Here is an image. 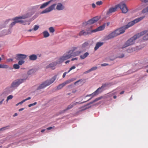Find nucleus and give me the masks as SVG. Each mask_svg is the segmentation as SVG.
<instances>
[{
    "label": "nucleus",
    "mask_w": 148,
    "mask_h": 148,
    "mask_svg": "<svg viewBox=\"0 0 148 148\" xmlns=\"http://www.w3.org/2000/svg\"><path fill=\"white\" fill-rule=\"evenodd\" d=\"M145 17V16L137 18L134 20L129 22L127 25L124 26L116 30L118 35L123 33L125 30L129 27L132 26L135 24L139 22L143 19Z\"/></svg>",
    "instance_id": "1"
},
{
    "label": "nucleus",
    "mask_w": 148,
    "mask_h": 148,
    "mask_svg": "<svg viewBox=\"0 0 148 148\" xmlns=\"http://www.w3.org/2000/svg\"><path fill=\"white\" fill-rule=\"evenodd\" d=\"M147 31L145 30L135 35L133 37H131L127 41L125 42V43L123 45H122L120 48L123 49L130 45L134 44V43L135 40L138 38H139L140 36L147 33Z\"/></svg>",
    "instance_id": "2"
},
{
    "label": "nucleus",
    "mask_w": 148,
    "mask_h": 148,
    "mask_svg": "<svg viewBox=\"0 0 148 148\" xmlns=\"http://www.w3.org/2000/svg\"><path fill=\"white\" fill-rule=\"evenodd\" d=\"M56 79V76H54L50 79L47 80L43 82L37 88V90H40L49 86L53 83Z\"/></svg>",
    "instance_id": "3"
},
{
    "label": "nucleus",
    "mask_w": 148,
    "mask_h": 148,
    "mask_svg": "<svg viewBox=\"0 0 148 148\" xmlns=\"http://www.w3.org/2000/svg\"><path fill=\"white\" fill-rule=\"evenodd\" d=\"M72 56L70 51L66 54H64L56 62V64H60L62 63L64 60L70 58Z\"/></svg>",
    "instance_id": "4"
},
{
    "label": "nucleus",
    "mask_w": 148,
    "mask_h": 148,
    "mask_svg": "<svg viewBox=\"0 0 148 148\" xmlns=\"http://www.w3.org/2000/svg\"><path fill=\"white\" fill-rule=\"evenodd\" d=\"M109 84L108 83H106L103 84L101 87L98 88L97 90L93 93L91 94L87 95L86 96V97L88 96H90L91 95H92V97H93L95 95H98L99 92H101L103 90V88L108 86L109 85Z\"/></svg>",
    "instance_id": "5"
},
{
    "label": "nucleus",
    "mask_w": 148,
    "mask_h": 148,
    "mask_svg": "<svg viewBox=\"0 0 148 148\" xmlns=\"http://www.w3.org/2000/svg\"><path fill=\"white\" fill-rule=\"evenodd\" d=\"M117 8H119L123 13H127L128 11V9L126 4L124 2H122L117 5Z\"/></svg>",
    "instance_id": "6"
},
{
    "label": "nucleus",
    "mask_w": 148,
    "mask_h": 148,
    "mask_svg": "<svg viewBox=\"0 0 148 148\" xmlns=\"http://www.w3.org/2000/svg\"><path fill=\"white\" fill-rule=\"evenodd\" d=\"M27 77L26 78L21 79H17L14 81L11 84V87L12 88H16L17 87L18 85L21 84L24 81L27 79Z\"/></svg>",
    "instance_id": "7"
},
{
    "label": "nucleus",
    "mask_w": 148,
    "mask_h": 148,
    "mask_svg": "<svg viewBox=\"0 0 148 148\" xmlns=\"http://www.w3.org/2000/svg\"><path fill=\"white\" fill-rule=\"evenodd\" d=\"M100 18L99 16H96L89 20L87 22H85L83 23V26H86L88 25L92 24L97 21Z\"/></svg>",
    "instance_id": "8"
},
{
    "label": "nucleus",
    "mask_w": 148,
    "mask_h": 148,
    "mask_svg": "<svg viewBox=\"0 0 148 148\" xmlns=\"http://www.w3.org/2000/svg\"><path fill=\"white\" fill-rule=\"evenodd\" d=\"M92 30H90V29H85V30L82 29L80 31L79 34V35L80 36H85L91 34L92 32Z\"/></svg>",
    "instance_id": "9"
},
{
    "label": "nucleus",
    "mask_w": 148,
    "mask_h": 148,
    "mask_svg": "<svg viewBox=\"0 0 148 148\" xmlns=\"http://www.w3.org/2000/svg\"><path fill=\"white\" fill-rule=\"evenodd\" d=\"M117 36L118 35L115 30L108 34V35L106 36L105 37V39L106 40H109V39L113 38Z\"/></svg>",
    "instance_id": "10"
},
{
    "label": "nucleus",
    "mask_w": 148,
    "mask_h": 148,
    "mask_svg": "<svg viewBox=\"0 0 148 148\" xmlns=\"http://www.w3.org/2000/svg\"><path fill=\"white\" fill-rule=\"evenodd\" d=\"M55 5L56 4H53L52 5L49 6V8H47L45 10L42 11L41 13L43 14L50 12L53 9H54Z\"/></svg>",
    "instance_id": "11"
},
{
    "label": "nucleus",
    "mask_w": 148,
    "mask_h": 148,
    "mask_svg": "<svg viewBox=\"0 0 148 148\" xmlns=\"http://www.w3.org/2000/svg\"><path fill=\"white\" fill-rule=\"evenodd\" d=\"M91 98H90L87 101L83 102H81V103H80L79 102H73L72 103H71V104H70V105H69L68 106V107H67L66 110H69V109H71L72 107H73L74 106L77 104L82 103H85V102L88 101L90 100V99H91Z\"/></svg>",
    "instance_id": "12"
},
{
    "label": "nucleus",
    "mask_w": 148,
    "mask_h": 148,
    "mask_svg": "<svg viewBox=\"0 0 148 148\" xmlns=\"http://www.w3.org/2000/svg\"><path fill=\"white\" fill-rule=\"evenodd\" d=\"M77 48L74 47L73 49L71 50L70 51V52L71 53L72 56H78L82 52L80 51H77L75 52H74V50L76 49Z\"/></svg>",
    "instance_id": "13"
},
{
    "label": "nucleus",
    "mask_w": 148,
    "mask_h": 148,
    "mask_svg": "<svg viewBox=\"0 0 148 148\" xmlns=\"http://www.w3.org/2000/svg\"><path fill=\"white\" fill-rule=\"evenodd\" d=\"M27 17L25 16H21L18 17H16L15 18L13 19L14 21H15L16 23H23L24 21L21 20H20V19H25Z\"/></svg>",
    "instance_id": "14"
},
{
    "label": "nucleus",
    "mask_w": 148,
    "mask_h": 148,
    "mask_svg": "<svg viewBox=\"0 0 148 148\" xmlns=\"http://www.w3.org/2000/svg\"><path fill=\"white\" fill-rule=\"evenodd\" d=\"M27 56L25 55L18 54H16L15 58L16 60H20L24 59L26 58Z\"/></svg>",
    "instance_id": "15"
},
{
    "label": "nucleus",
    "mask_w": 148,
    "mask_h": 148,
    "mask_svg": "<svg viewBox=\"0 0 148 148\" xmlns=\"http://www.w3.org/2000/svg\"><path fill=\"white\" fill-rule=\"evenodd\" d=\"M105 27V24H103L101 25L97 28L96 29L92 30V32L93 33L96 32H97L102 31L104 29Z\"/></svg>",
    "instance_id": "16"
},
{
    "label": "nucleus",
    "mask_w": 148,
    "mask_h": 148,
    "mask_svg": "<svg viewBox=\"0 0 148 148\" xmlns=\"http://www.w3.org/2000/svg\"><path fill=\"white\" fill-rule=\"evenodd\" d=\"M118 8L117 5H115L114 7H112L110 8L109 10L107 11V14H109L111 13L116 11Z\"/></svg>",
    "instance_id": "17"
},
{
    "label": "nucleus",
    "mask_w": 148,
    "mask_h": 148,
    "mask_svg": "<svg viewBox=\"0 0 148 148\" xmlns=\"http://www.w3.org/2000/svg\"><path fill=\"white\" fill-rule=\"evenodd\" d=\"M101 99V98L100 97L97 98L95 100H94V101H92V102H90L89 103L87 104V105H86L84 107H85V108L84 109H88V108L91 107V106H88L89 105H90V104H92L93 103H94L99 100Z\"/></svg>",
    "instance_id": "18"
},
{
    "label": "nucleus",
    "mask_w": 148,
    "mask_h": 148,
    "mask_svg": "<svg viewBox=\"0 0 148 148\" xmlns=\"http://www.w3.org/2000/svg\"><path fill=\"white\" fill-rule=\"evenodd\" d=\"M53 1H55V0H51L48 2H46V3L43 4L40 7V8H43L47 5H48L49 4L53 2Z\"/></svg>",
    "instance_id": "19"
},
{
    "label": "nucleus",
    "mask_w": 148,
    "mask_h": 148,
    "mask_svg": "<svg viewBox=\"0 0 148 148\" xmlns=\"http://www.w3.org/2000/svg\"><path fill=\"white\" fill-rule=\"evenodd\" d=\"M64 6L62 5V3H58L56 7V9L58 10H62L64 9Z\"/></svg>",
    "instance_id": "20"
},
{
    "label": "nucleus",
    "mask_w": 148,
    "mask_h": 148,
    "mask_svg": "<svg viewBox=\"0 0 148 148\" xmlns=\"http://www.w3.org/2000/svg\"><path fill=\"white\" fill-rule=\"evenodd\" d=\"M103 42H97L94 48L95 51H96L99 47L103 45Z\"/></svg>",
    "instance_id": "21"
},
{
    "label": "nucleus",
    "mask_w": 148,
    "mask_h": 148,
    "mask_svg": "<svg viewBox=\"0 0 148 148\" xmlns=\"http://www.w3.org/2000/svg\"><path fill=\"white\" fill-rule=\"evenodd\" d=\"M55 62H53L47 66L46 68L47 69L51 68L52 69H55L53 68L55 67Z\"/></svg>",
    "instance_id": "22"
},
{
    "label": "nucleus",
    "mask_w": 148,
    "mask_h": 148,
    "mask_svg": "<svg viewBox=\"0 0 148 148\" xmlns=\"http://www.w3.org/2000/svg\"><path fill=\"white\" fill-rule=\"evenodd\" d=\"M29 59L31 60H36L37 58V56L35 54H32L29 56Z\"/></svg>",
    "instance_id": "23"
},
{
    "label": "nucleus",
    "mask_w": 148,
    "mask_h": 148,
    "mask_svg": "<svg viewBox=\"0 0 148 148\" xmlns=\"http://www.w3.org/2000/svg\"><path fill=\"white\" fill-rule=\"evenodd\" d=\"M89 55V53L87 52H86L83 55L80 56V58L81 59H84L87 57Z\"/></svg>",
    "instance_id": "24"
},
{
    "label": "nucleus",
    "mask_w": 148,
    "mask_h": 148,
    "mask_svg": "<svg viewBox=\"0 0 148 148\" xmlns=\"http://www.w3.org/2000/svg\"><path fill=\"white\" fill-rule=\"evenodd\" d=\"M97 69V66H95L93 67H92L91 69L88 70L87 71L85 72V73H87L89 72H90L95 70Z\"/></svg>",
    "instance_id": "25"
},
{
    "label": "nucleus",
    "mask_w": 148,
    "mask_h": 148,
    "mask_svg": "<svg viewBox=\"0 0 148 148\" xmlns=\"http://www.w3.org/2000/svg\"><path fill=\"white\" fill-rule=\"evenodd\" d=\"M44 36L45 38H47L49 36V33L47 31H45L43 32Z\"/></svg>",
    "instance_id": "26"
},
{
    "label": "nucleus",
    "mask_w": 148,
    "mask_h": 148,
    "mask_svg": "<svg viewBox=\"0 0 148 148\" xmlns=\"http://www.w3.org/2000/svg\"><path fill=\"white\" fill-rule=\"evenodd\" d=\"M64 86V84L63 83L60 84L58 87L57 89H60L63 88Z\"/></svg>",
    "instance_id": "27"
},
{
    "label": "nucleus",
    "mask_w": 148,
    "mask_h": 148,
    "mask_svg": "<svg viewBox=\"0 0 148 148\" xmlns=\"http://www.w3.org/2000/svg\"><path fill=\"white\" fill-rule=\"evenodd\" d=\"M13 67L15 69H18L19 68L20 66L18 64H15L13 65Z\"/></svg>",
    "instance_id": "28"
},
{
    "label": "nucleus",
    "mask_w": 148,
    "mask_h": 148,
    "mask_svg": "<svg viewBox=\"0 0 148 148\" xmlns=\"http://www.w3.org/2000/svg\"><path fill=\"white\" fill-rule=\"evenodd\" d=\"M49 30L51 33H53L55 31V29L52 27H49Z\"/></svg>",
    "instance_id": "29"
},
{
    "label": "nucleus",
    "mask_w": 148,
    "mask_h": 148,
    "mask_svg": "<svg viewBox=\"0 0 148 148\" xmlns=\"http://www.w3.org/2000/svg\"><path fill=\"white\" fill-rule=\"evenodd\" d=\"M147 12H148V7L147 8L144 9L142 11V12L143 13H146Z\"/></svg>",
    "instance_id": "30"
},
{
    "label": "nucleus",
    "mask_w": 148,
    "mask_h": 148,
    "mask_svg": "<svg viewBox=\"0 0 148 148\" xmlns=\"http://www.w3.org/2000/svg\"><path fill=\"white\" fill-rule=\"evenodd\" d=\"M25 62V61L23 60H19L18 62V64L19 65H22Z\"/></svg>",
    "instance_id": "31"
},
{
    "label": "nucleus",
    "mask_w": 148,
    "mask_h": 148,
    "mask_svg": "<svg viewBox=\"0 0 148 148\" xmlns=\"http://www.w3.org/2000/svg\"><path fill=\"white\" fill-rule=\"evenodd\" d=\"M13 96H12V95H10L8 96V97H7V99H6L7 102H8L9 100L12 99L13 98Z\"/></svg>",
    "instance_id": "32"
},
{
    "label": "nucleus",
    "mask_w": 148,
    "mask_h": 148,
    "mask_svg": "<svg viewBox=\"0 0 148 148\" xmlns=\"http://www.w3.org/2000/svg\"><path fill=\"white\" fill-rule=\"evenodd\" d=\"M88 43L87 42H86L84 43L82 45V47H84L87 46L88 45Z\"/></svg>",
    "instance_id": "33"
},
{
    "label": "nucleus",
    "mask_w": 148,
    "mask_h": 148,
    "mask_svg": "<svg viewBox=\"0 0 148 148\" xmlns=\"http://www.w3.org/2000/svg\"><path fill=\"white\" fill-rule=\"evenodd\" d=\"M71 80H69L67 81H66V82L63 83L64 84V86H65L66 84H68L70 83L71 82Z\"/></svg>",
    "instance_id": "34"
},
{
    "label": "nucleus",
    "mask_w": 148,
    "mask_h": 148,
    "mask_svg": "<svg viewBox=\"0 0 148 148\" xmlns=\"http://www.w3.org/2000/svg\"><path fill=\"white\" fill-rule=\"evenodd\" d=\"M144 40H148V33L144 36L143 38Z\"/></svg>",
    "instance_id": "35"
},
{
    "label": "nucleus",
    "mask_w": 148,
    "mask_h": 148,
    "mask_svg": "<svg viewBox=\"0 0 148 148\" xmlns=\"http://www.w3.org/2000/svg\"><path fill=\"white\" fill-rule=\"evenodd\" d=\"M125 56L124 54L121 53L119 54L117 57V58H122L124 57Z\"/></svg>",
    "instance_id": "36"
},
{
    "label": "nucleus",
    "mask_w": 148,
    "mask_h": 148,
    "mask_svg": "<svg viewBox=\"0 0 148 148\" xmlns=\"http://www.w3.org/2000/svg\"><path fill=\"white\" fill-rule=\"evenodd\" d=\"M102 2L101 1H97L96 3V4L98 5H102Z\"/></svg>",
    "instance_id": "37"
},
{
    "label": "nucleus",
    "mask_w": 148,
    "mask_h": 148,
    "mask_svg": "<svg viewBox=\"0 0 148 148\" xmlns=\"http://www.w3.org/2000/svg\"><path fill=\"white\" fill-rule=\"evenodd\" d=\"M8 126H7L5 127H3L2 128H0V132L2 131L5 130L6 129V128H7V127H8Z\"/></svg>",
    "instance_id": "38"
},
{
    "label": "nucleus",
    "mask_w": 148,
    "mask_h": 148,
    "mask_svg": "<svg viewBox=\"0 0 148 148\" xmlns=\"http://www.w3.org/2000/svg\"><path fill=\"white\" fill-rule=\"evenodd\" d=\"M8 68V65L5 64H1V68L7 69Z\"/></svg>",
    "instance_id": "39"
},
{
    "label": "nucleus",
    "mask_w": 148,
    "mask_h": 148,
    "mask_svg": "<svg viewBox=\"0 0 148 148\" xmlns=\"http://www.w3.org/2000/svg\"><path fill=\"white\" fill-rule=\"evenodd\" d=\"M75 68V66H72L69 69V70L68 71L67 73H69L71 71V70L74 69Z\"/></svg>",
    "instance_id": "40"
},
{
    "label": "nucleus",
    "mask_w": 148,
    "mask_h": 148,
    "mask_svg": "<svg viewBox=\"0 0 148 148\" xmlns=\"http://www.w3.org/2000/svg\"><path fill=\"white\" fill-rule=\"evenodd\" d=\"M55 129V126H53V127H49L47 128L46 129V130H52L53 129Z\"/></svg>",
    "instance_id": "41"
},
{
    "label": "nucleus",
    "mask_w": 148,
    "mask_h": 148,
    "mask_svg": "<svg viewBox=\"0 0 148 148\" xmlns=\"http://www.w3.org/2000/svg\"><path fill=\"white\" fill-rule=\"evenodd\" d=\"M39 27V26L37 25H36L35 26L33 29L34 31H36L38 29Z\"/></svg>",
    "instance_id": "42"
},
{
    "label": "nucleus",
    "mask_w": 148,
    "mask_h": 148,
    "mask_svg": "<svg viewBox=\"0 0 148 148\" xmlns=\"http://www.w3.org/2000/svg\"><path fill=\"white\" fill-rule=\"evenodd\" d=\"M33 73V72L32 70H30L28 71L27 74L28 75H30L32 74Z\"/></svg>",
    "instance_id": "43"
},
{
    "label": "nucleus",
    "mask_w": 148,
    "mask_h": 148,
    "mask_svg": "<svg viewBox=\"0 0 148 148\" xmlns=\"http://www.w3.org/2000/svg\"><path fill=\"white\" fill-rule=\"evenodd\" d=\"M16 23V22H15V21L14 22L10 24L11 26V27H12V26L14 25Z\"/></svg>",
    "instance_id": "44"
},
{
    "label": "nucleus",
    "mask_w": 148,
    "mask_h": 148,
    "mask_svg": "<svg viewBox=\"0 0 148 148\" xmlns=\"http://www.w3.org/2000/svg\"><path fill=\"white\" fill-rule=\"evenodd\" d=\"M108 65H109V64H108L104 63V64H101V66H108Z\"/></svg>",
    "instance_id": "45"
},
{
    "label": "nucleus",
    "mask_w": 148,
    "mask_h": 148,
    "mask_svg": "<svg viewBox=\"0 0 148 148\" xmlns=\"http://www.w3.org/2000/svg\"><path fill=\"white\" fill-rule=\"evenodd\" d=\"M143 77H144V76H143L140 77H139L138 78V81H139V80H142V79H143Z\"/></svg>",
    "instance_id": "46"
},
{
    "label": "nucleus",
    "mask_w": 148,
    "mask_h": 148,
    "mask_svg": "<svg viewBox=\"0 0 148 148\" xmlns=\"http://www.w3.org/2000/svg\"><path fill=\"white\" fill-rule=\"evenodd\" d=\"M66 73H67V72H64V74H63V76H62V77H63V78H64L65 77V76H66Z\"/></svg>",
    "instance_id": "47"
},
{
    "label": "nucleus",
    "mask_w": 148,
    "mask_h": 148,
    "mask_svg": "<svg viewBox=\"0 0 148 148\" xmlns=\"http://www.w3.org/2000/svg\"><path fill=\"white\" fill-rule=\"evenodd\" d=\"M92 7L93 8H95L96 7V5L95 4L93 3L92 5Z\"/></svg>",
    "instance_id": "48"
},
{
    "label": "nucleus",
    "mask_w": 148,
    "mask_h": 148,
    "mask_svg": "<svg viewBox=\"0 0 148 148\" xmlns=\"http://www.w3.org/2000/svg\"><path fill=\"white\" fill-rule=\"evenodd\" d=\"M142 2H148V0H140Z\"/></svg>",
    "instance_id": "49"
},
{
    "label": "nucleus",
    "mask_w": 148,
    "mask_h": 148,
    "mask_svg": "<svg viewBox=\"0 0 148 148\" xmlns=\"http://www.w3.org/2000/svg\"><path fill=\"white\" fill-rule=\"evenodd\" d=\"M33 106H34V104H33V103H32V104H30L28 106L29 107H30Z\"/></svg>",
    "instance_id": "50"
},
{
    "label": "nucleus",
    "mask_w": 148,
    "mask_h": 148,
    "mask_svg": "<svg viewBox=\"0 0 148 148\" xmlns=\"http://www.w3.org/2000/svg\"><path fill=\"white\" fill-rule=\"evenodd\" d=\"M10 21V20H7V21H6L5 23V24H7L8 23H9V21Z\"/></svg>",
    "instance_id": "51"
},
{
    "label": "nucleus",
    "mask_w": 148,
    "mask_h": 148,
    "mask_svg": "<svg viewBox=\"0 0 148 148\" xmlns=\"http://www.w3.org/2000/svg\"><path fill=\"white\" fill-rule=\"evenodd\" d=\"M77 60V58H72L71 60V61H74V60Z\"/></svg>",
    "instance_id": "52"
},
{
    "label": "nucleus",
    "mask_w": 148,
    "mask_h": 148,
    "mask_svg": "<svg viewBox=\"0 0 148 148\" xmlns=\"http://www.w3.org/2000/svg\"><path fill=\"white\" fill-rule=\"evenodd\" d=\"M26 99H24L22 101H21V103L22 104L23 102H25V101H26Z\"/></svg>",
    "instance_id": "53"
},
{
    "label": "nucleus",
    "mask_w": 148,
    "mask_h": 148,
    "mask_svg": "<svg viewBox=\"0 0 148 148\" xmlns=\"http://www.w3.org/2000/svg\"><path fill=\"white\" fill-rule=\"evenodd\" d=\"M22 103H21V102L18 103H17V104H16V106H18L19 104H22Z\"/></svg>",
    "instance_id": "54"
},
{
    "label": "nucleus",
    "mask_w": 148,
    "mask_h": 148,
    "mask_svg": "<svg viewBox=\"0 0 148 148\" xmlns=\"http://www.w3.org/2000/svg\"><path fill=\"white\" fill-rule=\"evenodd\" d=\"M31 97H29L28 98H26V100H29L31 99Z\"/></svg>",
    "instance_id": "55"
},
{
    "label": "nucleus",
    "mask_w": 148,
    "mask_h": 148,
    "mask_svg": "<svg viewBox=\"0 0 148 148\" xmlns=\"http://www.w3.org/2000/svg\"><path fill=\"white\" fill-rule=\"evenodd\" d=\"M17 115H18L16 113L14 114L13 115V116L14 117H15V116H17Z\"/></svg>",
    "instance_id": "56"
},
{
    "label": "nucleus",
    "mask_w": 148,
    "mask_h": 148,
    "mask_svg": "<svg viewBox=\"0 0 148 148\" xmlns=\"http://www.w3.org/2000/svg\"><path fill=\"white\" fill-rule=\"evenodd\" d=\"M81 80H79L78 81H77L75 82V83H74V84H77V83H78V82H79V81H80Z\"/></svg>",
    "instance_id": "57"
},
{
    "label": "nucleus",
    "mask_w": 148,
    "mask_h": 148,
    "mask_svg": "<svg viewBox=\"0 0 148 148\" xmlns=\"http://www.w3.org/2000/svg\"><path fill=\"white\" fill-rule=\"evenodd\" d=\"M24 109V108H21V109H20L18 111H21L23 110Z\"/></svg>",
    "instance_id": "58"
},
{
    "label": "nucleus",
    "mask_w": 148,
    "mask_h": 148,
    "mask_svg": "<svg viewBox=\"0 0 148 148\" xmlns=\"http://www.w3.org/2000/svg\"><path fill=\"white\" fill-rule=\"evenodd\" d=\"M124 92V91H122L120 93V94L121 95L123 94Z\"/></svg>",
    "instance_id": "59"
},
{
    "label": "nucleus",
    "mask_w": 148,
    "mask_h": 148,
    "mask_svg": "<svg viewBox=\"0 0 148 148\" xmlns=\"http://www.w3.org/2000/svg\"><path fill=\"white\" fill-rule=\"evenodd\" d=\"M70 60H67V61H66L65 63L66 64H67V63H69L70 62Z\"/></svg>",
    "instance_id": "60"
},
{
    "label": "nucleus",
    "mask_w": 148,
    "mask_h": 148,
    "mask_svg": "<svg viewBox=\"0 0 148 148\" xmlns=\"http://www.w3.org/2000/svg\"><path fill=\"white\" fill-rule=\"evenodd\" d=\"M45 129L42 130H41V132L43 133L45 131Z\"/></svg>",
    "instance_id": "61"
},
{
    "label": "nucleus",
    "mask_w": 148,
    "mask_h": 148,
    "mask_svg": "<svg viewBox=\"0 0 148 148\" xmlns=\"http://www.w3.org/2000/svg\"><path fill=\"white\" fill-rule=\"evenodd\" d=\"M113 98H114V99H115L116 98V95L114 96V97H113Z\"/></svg>",
    "instance_id": "62"
},
{
    "label": "nucleus",
    "mask_w": 148,
    "mask_h": 148,
    "mask_svg": "<svg viewBox=\"0 0 148 148\" xmlns=\"http://www.w3.org/2000/svg\"><path fill=\"white\" fill-rule=\"evenodd\" d=\"M36 104H37V103L36 102H34V103H33L34 106L36 105Z\"/></svg>",
    "instance_id": "63"
},
{
    "label": "nucleus",
    "mask_w": 148,
    "mask_h": 148,
    "mask_svg": "<svg viewBox=\"0 0 148 148\" xmlns=\"http://www.w3.org/2000/svg\"><path fill=\"white\" fill-rule=\"evenodd\" d=\"M116 93H117V92H113V93H112V94H113V95H114V94H116Z\"/></svg>",
    "instance_id": "64"
}]
</instances>
